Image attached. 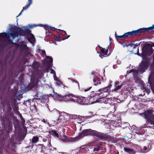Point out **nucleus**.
I'll list each match as a JSON object with an SVG mask.
<instances>
[{
  "instance_id": "57",
  "label": "nucleus",
  "mask_w": 154,
  "mask_h": 154,
  "mask_svg": "<svg viewBox=\"0 0 154 154\" xmlns=\"http://www.w3.org/2000/svg\"><path fill=\"white\" fill-rule=\"evenodd\" d=\"M55 150L56 151V148H51V150Z\"/></svg>"
},
{
  "instance_id": "31",
  "label": "nucleus",
  "mask_w": 154,
  "mask_h": 154,
  "mask_svg": "<svg viewBox=\"0 0 154 154\" xmlns=\"http://www.w3.org/2000/svg\"><path fill=\"white\" fill-rule=\"evenodd\" d=\"M116 38L118 40L119 39L124 40L125 38L124 34L122 35L119 36H116Z\"/></svg>"
},
{
  "instance_id": "20",
  "label": "nucleus",
  "mask_w": 154,
  "mask_h": 154,
  "mask_svg": "<svg viewBox=\"0 0 154 154\" xmlns=\"http://www.w3.org/2000/svg\"><path fill=\"white\" fill-rule=\"evenodd\" d=\"M96 94H97V93H94V91H92L91 94H90V100H92V99H93V98L94 97V99L95 98V100H94V101L92 102V103H96L97 102H95V101L97 99H96V97L98 96L97 95H96Z\"/></svg>"
},
{
  "instance_id": "40",
  "label": "nucleus",
  "mask_w": 154,
  "mask_h": 154,
  "mask_svg": "<svg viewBox=\"0 0 154 154\" xmlns=\"http://www.w3.org/2000/svg\"><path fill=\"white\" fill-rule=\"evenodd\" d=\"M152 59V62L150 65V68L151 69H153L154 68V55L153 56Z\"/></svg>"
},
{
  "instance_id": "24",
  "label": "nucleus",
  "mask_w": 154,
  "mask_h": 154,
  "mask_svg": "<svg viewBox=\"0 0 154 154\" xmlns=\"http://www.w3.org/2000/svg\"><path fill=\"white\" fill-rule=\"evenodd\" d=\"M8 45L5 43L0 44V52L3 51Z\"/></svg>"
},
{
  "instance_id": "26",
  "label": "nucleus",
  "mask_w": 154,
  "mask_h": 154,
  "mask_svg": "<svg viewBox=\"0 0 154 154\" xmlns=\"http://www.w3.org/2000/svg\"><path fill=\"white\" fill-rule=\"evenodd\" d=\"M50 133L51 135H54L55 137H59L58 134L55 131L51 130L50 131Z\"/></svg>"
},
{
  "instance_id": "59",
  "label": "nucleus",
  "mask_w": 154,
  "mask_h": 154,
  "mask_svg": "<svg viewBox=\"0 0 154 154\" xmlns=\"http://www.w3.org/2000/svg\"><path fill=\"white\" fill-rule=\"evenodd\" d=\"M23 47L24 48H26L27 47V45H23Z\"/></svg>"
},
{
  "instance_id": "17",
  "label": "nucleus",
  "mask_w": 154,
  "mask_h": 154,
  "mask_svg": "<svg viewBox=\"0 0 154 154\" xmlns=\"http://www.w3.org/2000/svg\"><path fill=\"white\" fill-rule=\"evenodd\" d=\"M48 97L47 96L44 95L42 96L40 98H38L37 99L41 101L42 103H45L48 101Z\"/></svg>"
},
{
  "instance_id": "30",
  "label": "nucleus",
  "mask_w": 154,
  "mask_h": 154,
  "mask_svg": "<svg viewBox=\"0 0 154 154\" xmlns=\"http://www.w3.org/2000/svg\"><path fill=\"white\" fill-rule=\"evenodd\" d=\"M29 34H30V35H32V36L31 37L28 38V40L30 42H31V41H34V40L35 39V38L34 36L31 33V32H30V33H29L28 34H25V35H29Z\"/></svg>"
},
{
  "instance_id": "15",
  "label": "nucleus",
  "mask_w": 154,
  "mask_h": 154,
  "mask_svg": "<svg viewBox=\"0 0 154 154\" xmlns=\"http://www.w3.org/2000/svg\"><path fill=\"white\" fill-rule=\"evenodd\" d=\"M8 124L6 127V129L9 131H12L13 128V125L11 122V119L8 118Z\"/></svg>"
},
{
  "instance_id": "7",
  "label": "nucleus",
  "mask_w": 154,
  "mask_h": 154,
  "mask_svg": "<svg viewBox=\"0 0 154 154\" xmlns=\"http://www.w3.org/2000/svg\"><path fill=\"white\" fill-rule=\"evenodd\" d=\"M2 105L3 111L5 112L8 113L11 112L12 108L11 106L10 102L9 101L6 100L3 103H2Z\"/></svg>"
},
{
  "instance_id": "33",
  "label": "nucleus",
  "mask_w": 154,
  "mask_h": 154,
  "mask_svg": "<svg viewBox=\"0 0 154 154\" xmlns=\"http://www.w3.org/2000/svg\"><path fill=\"white\" fill-rule=\"evenodd\" d=\"M17 138L20 141L21 140L23 139L22 135L20 134H19L17 135Z\"/></svg>"
},
{
  "instance_id": "55",
  "label": "nucleus",
  "mask_w": 154,
  "mask_h": 154,
  "mask_svg": "<svg viewBox=\"0 0 154 154\" xmlns=\"http://www.w3.org/2000/svg\"><path fill=\"white\" fill-rule=\"evenodd\" d=\"M70 36V35H69L67 37H63V38L61 39V40H64L65 39L68 38Z\"/></svg>"
},
{
  "instance_id": "6",
  "label": "nucleus",
  "mask_w": 154,
  "mask_h": 154,
  "mask_svg": "<svg viewBox=\"0 0 154 154\" xmlns=\"http://www.w3.org/2000/svg\"><path fill=\"white\" fill-rule=\"evenodd\" d=\"M142 61L139 64L138 70L141 74L143 73L147 69L150 64L148 60L146 59Z\"/></svg>"
},
{
  "instance_id": "60",
  "label": "nucleus",
  "mask_w": 154,
  "mask_h": 154,
  "mask_svg": "<svg viewBox=\"0 0 154 154\" xmlns=\"http://www.w3.org/2000/svg\"><path fill=\"white\" fill-rule=\"evenodd\" d=\"M21 119L22 121L24 123L25 122V121L24 119L23 118V119Z\"/></svg>"
},
{
  "instance_id": "45",
  "label": "nucleus",
  "mask_w": 154,
  "mask_h": 154,
  "mask_svg": "<svg viewBox=\"0 0 154 154\" xmlns=\"http://www.w3.org/2000/svg\"><path fill=\"white\" fill-rule=\"evenodd\" d=\"M149 31L154 29V24L152 26L148 27Z\"/></svg>"
},
{
  "instance_id": "5",
  "label": "nucleus",
  "mask_w": 154,
  "mask_h": 154,
  "mask_svg": "<svg viewBox=\"0 0 154 154\" xmlns=\"http://www.w3.org/2000/svg\"><path fill=\"white\" fill-rule=\"evenodd\" d=\"M98 92L99 93H97L96 94V95H97L99 97H101L100 99H97L95 101V102H100V103L103 102L105 103H108L109 100H110V99L106 97H107V94L105 93L104 91H99Z\"/></svg>"
},
{
  "instance_id": "29",
  "label": "nucleus",
  "mask_w": 154,
  "mask_h": 154,
  "mask_svg": "<svg viewBox=\"0 0 154 154\" xmlns=\"http://www.w3.org/2000/svg\"><path fill=\"white\" fill-rule=\"evenodd\" d=\"M78 97H77L72 94V96L71 98V101L77 102L78 100L77 99L78 98Z\"/></svg>"
},
{
  "instance_id": "13",
  "label": "nucleus",
  "mask_w": 154,
  "mask_h": 154,
  "mask_svg": "<svg viewBox=\"0 0 154 154\" xmlns=\"http://www.w3.org/2000/svg\"><path fill=\"white\" fill-rule=\"evenodd\" d=\"M119 82L118 81H116L115 82L114 85L115 88L112 90V92H116L117 91L121 88L122 85H119Z\"/></svg>"
},
{
  "instance_id": "32",
  "label": "nucleus",
  "mask_w": 154,
  "mask_h": 154,
  "mask_svg": "<svg viewBox=\"0 0 154 154\" xmlns=\"http://www.w3.org/2000/svg\"><path fill=\"white\" fill-rule=\"evenodd\" d=\"M11 105L13 107V109L14 110H18L17 108V106L16 104V102L15 101H14L13 103L11 104Z\"/></svg>"
},
{
  "instance_id": "64",
  "label": "nucleus",
  "mask_w": 154,
  "mask_h": 154,
  "mask_svg": "<svg viewBox=\"0 0 154 154\" xmlns=\"http://www.w3.org/2000/svg\"><path fill=\"white\" fill-rule=\"evenodd\" d=\"M112 83V81H110V84H111Z\"/></svg>"
},
{
  "instance_id": "50",
  "label": "nucleus",
  "mask_w": 154,
  "mask_h": 154,
  "mask_svg": "<svg viewBox=\"0 0 154 154\" xmlns=\"http://www.w3.org/2000/svg\"><path fill=\"white\" fill-rule=\"evenodd\" d=\"M92 88L91 87H89V88H86V89H85V90H84V91L85 92L86 91H87L91 89V88Z\"/></svg>"
},
{
  "instance_id": "12",
  "label": "nucleus",
  "mask_w": 154,
  "mask_h": 154,
  "mask_svg": "<svg viewBox=\"0 0 154 154\" xmlns=\"http://www.w3.org/2000/svg\"><path fill=\"white\" fill-rule=\"evenodd\" d=\"M101 80H103V77H98L96 76L94 77L93 81L95 83L94 85L96 86L99 84H101Z\"/></svg>"
},
{
  "instance_id": "46",
  "label": "nucleus",
  "mask_w": 154,
  "mask_h": 154,
  "mask_svg": "<svg viewBox=\"0 0 154 154\" xmlns=\"http://www.w3.org/2000/svg\"><path fill=\"white\" fill-rule=\"evenodd\" d=\"M50 29L53 31H55L56 30H60V29H55L54 27H50Z\"/></svg>"
},
{
  "instance_id": "49",
  "label": "nucleus",
  "mask_w": 154,
  "mask_h": 154,
  "mask_svg": "<svg viewBox=\"0 0 154 154\" xmlns=\"http://www.w3.org/2000/svg\"><path fill=\"white\" fill-rule=\"evenodd\" d=\"M103 54H101V53L99 54L100 57L102 58H103L104 57H105V55H103Z\"/></svg>"
},
{
  "instance_id": "19",
  "label": "nucleus",
  "mask_w": 154,
  "mask_h": 154,
  "mask_svg": "<svg viewBox=\"0 0 154 154\" xmlns=\"http://www.w3.org/2000/svg\"><path fill=\"white\" fill-rule=\"evenodd\" d=\"M30 84H32L35 87L38 84V82L37 79H35L34 77H31L30 79Z\"/></svg>"
},
{
  "instance_id": "11",
  "label": "nucleus",
  "mask_w": 154,
  "mask_h": 154,
  "mask_svg": "<svg viewBox=\"0 0 154 154\" xmlns=\"http://www.w3.org/2000/svg\"><path fill=\"white\" fill-rule=\"evenodd\" d=\"M148 31H149L148 27L140 28L137 30H134L136 35L139 33H145Z\"/></svg>"
},
{
  "instance_id": "43",
  "label": "nucleus",
  "mask_w": 154,
  "mask_h": 154,
  "mask_svg": "<svg viewBox=\"0 0 154 154\" xmlns=\"http://www.w3.org/2000/svg\"><path fill=\"white\" fill-rule=\"evenodd\" d=\"M27 103H28L29 104H30V100H26V101L24 100V102L23 103V104L26 106H27V105H26Z\"/></svg>"
},
{
  "instance_id": "8",
  "label": "nucleus",
  "mask_w": 154,
  "mask_h": 154,
  "mask_svg": "<svg viewBox=\"0 0 154 154\" xmlns=\"http://www.w3.org/2000/svg\"><path fill=\"white\" fill-rule=\"evenodd\" d=\"M47 60H44L42 63L44 65L46 66L47 67L49 68L50 66L51 63L53 62V59L52 57L49 56H47L46 57Z\"/></svg>"
},
{
  "instance_id": "21",
  "label": "nucleus",
  "mask_w": 154,
  "mask_h": 154,
  "mask_svg": "<svg viewBox=\"0 0 154 154\" xmlns=\"http://www.w3.org/2000/svg\"><path fill=\"white\" fill-rule=\"evenodd\" d=\"M124 35L125 38H126L132 35H136L135 34L134 30L133 31L131 32H127L124 33Z\"/></svg>"
},
{
  "instance_id": "53",
  "label": "nucleus",
  "mask_w": 154,
  "mask_h": 154,
  "mask_svg": "<svg viewBox=\"0 0 154 154\" xmlns=\"http://www.w3.org/2000/svg\"><path fill=\"white\" fill-rule=\"evenodd\" d=\"M98 46L99 47V48L100 49V51H103L104 50V48H103L102 47L100 46L99 45H98Z\"/></svg>"
},
{
  "instance_id": "22",
  "label": "nucleus",
  "mask_w": 154,
  "mask_h": 154,
  "mask_svg": "<svg viewBox=\"0 0 154 154\" xmlns=\"http://www.w3.org/2000/svg\"><path fill=\"white\" fill-rule=\"evenodd\" d=\"M79 138L78 136L76 137H66L65 138V141L66 142H73L76 141Z\"/></svg>"
},
{
  "instance_id": "56",
  "label": "nucleus",
  "mask_w": 154,
  "mask_h": 154,
  "mask_svg": "<svg viewBox=\"0 0 154 154\" xmlns=\"http://www.w3.org/2000/svg\"><path fill=\"white\" fill-rule=\"evenodd\" d=\"M91 75H93L94 77H94L95 76H96L95 75V74L94 73V72H91Z\"/></svg>"
},
{
  "instance_id": "25",
  "label": "nucleus",
  "mask_w": 154,
  "mask_h": 154,
  "mask_svg": "<svg viewBox=\"0 0 154 154\" xmlns=\"http://www.w3.org/2000/svg\"><path fill=\"white\" fill-rule=\"evenodd\" d=\"M87 149H88L87 146L84 145L77 149L78 150H79V151L80 150L82 152L83 151H87Z\"/></svg>"
},
{
  "instance_id": "9",
  "label": "nucleus",
  "mask_w": 154,
  "mask_h": 154,
  "mask_svg": "<svg viewBox=\"0 0 154 154\" xmlns=\"http://www.w3.org/2000/svg\"><path fill=\"white\" fill-rule=\"evenodd\" d=\"M77 100V102L81 105H85L88 104V100L87 98L84 97H79Z\"/></svg>"
},
{
  "instance_id": "23",
  "label": "nucleus",
  "mask_w": 154,
  "mask_h": 154,
  "mask_svg": "<svg viewBox=\"0 0 154 154\" xmlns=\"http://www.w3.org/2000/svg\"><path fill=\"white\" fill-rule=\"evenodd\" d=\"M102 91H104L105 93L108 94L109 92L110 91L109 90V88H108L107 87H106L105 88H101L99 90V91H102Z\"/></svg>"
},
{
  "instance_id": "10",
  "label": "nucleus",
  "mask_w": 154,
  "mask_h": 154,
  "mask_svg": "<svg viewBox=\"0 0 154 154\" xmlns=\"http://www.w3.org/2000/svg\"><path fill=\"white\" fill-rule=\"evenodd\" d=\"M57 96H58L56 95L57 97L58 98L59 97L60 98H61L62 100H65L71 101V98L72 96V94H66L64 96H62L58 94Z\"/></svg>"
},
{
  "instance_id": "28",
  "label": "nucleus",
  "mask_w": 154,
  "mask_h": 154,
  "mask_svg": "<svg viewBox=\"0 0 154 154\" xmlns=\"http://www.w3.org/2000/svg\"><path fill=\"white\" fill-rule=\"evenodd\" d=\"M8 114L6 116V120H7V121H8V118H9L8 117V116H10V117H11L12 118H14H14H15L14 115V114H13V113L11 112H8Z\"/></svg>"
},
{
  "instance_id": "58",
  "label": "nucleus",
  "mask_w": 154,
  "mask_h": 154,
  "mask_svg": "<svg viewBox=\"0 0 154 154\" xmlns=\"http://www.w3.org/2000/svg\"><path fill=\"white\" fill-rule=\"evenodd\" d=\"M148 82L149 83L150 85L152 86V83L150 81V80H149Z\"/></svg>"
},
{
  "instance_id": "16",
  "label": "nucleus",
  "mask_w": 154,
  "mask_h": 154,
  "mask_svg": "<svg viewBox=\"0 0 154 154\" xmlns=\"http://www.w3.org/2000/svg\"><path fill=\"white\" fill-rule=\"evenodd\" d=\"M32 0H28V3H27V4L23 7L22 10L21 11L19 14L17 16V17H19L24 10H26L29 8V6L32 4Z\"/></svg>"
},
{
  "instance_id": "39",
  "label": "nucleus",
  "mask_w": 154,
  "mask_h": 154,
  "mask_svg": "<svg viewBox=\"0 0 154 154\" xmlns=\"http://www.w3.org/2000/svg\"><path fill=\"white\" fill-rule=\"evenodd\" d=\"M7 33L6 32H2L0 33V38L5 37L7 35Z\"/></svg>"
},
{
  "instance_id": "54",
  "label": "nucleus",
  "mask_w": 154,
  "mask_h": 154,
  "mask_svg": "<svg viewBox=\"0 0 154 154\" xmlns=\"http://www.w3.org/2000/svg\"><path fill=\"white\" fill-rule=\"evenodd\" d=\"M112 85L111 84H110L108 86H107V87L108 88H109V90L110 91V88L112 87Z\"/></svg>"
},
{
  "instance_id": "35",
  "label": "nucleus",
  "mask_w": 154,
  "mask_h": 154,
  "mask_svg": "<svg viewBox=\"0 0 154 154\" xmlns=\"http://www.w3.org/2000/svg\"><path fill=\"white\" fill-rule=\"evenodd\" d=\"M61 31L62 32V34H61L60 32L58 33L59 34V35L58 36V37H59L60 38H62V37L63 36L62 35L63 34V35H67L66 32V31H64L63 30H61Z\"/></svg>"
},
{
  "instance_id": "36",
  "label": "nucleus",
  "mask_w": 154,
  "mask_h": 154,
  "mask_svg": "<svg viewBox=\"0 0 154 154\" xmlns=\"http://www.w3.org/2000/svg\"><path fill=\"white\" fill-rule=\"evenodd\" d=\"M34 86L30 83L29 84L27 87V89L29 91L31 90Z\"/></svg>"
},
{
  "instance_id": "42",
  "label": "nucleus",
  "mask_w": 154,
  "mask_h": 154,
  "mask_svg": "<svg viewBox=\"0 0 154 154\" xmlns=\"http://www.w3.org/2000/svg\"><path fill=\"white\" fill-rule=\"evenodd\" d=\"M140 43L133 44V45L131 46V47H133V48H135L136 47H137L140 45Z\"/></svg>"
},
{
  "instance_id": "14",
  "label": "nucleus",
  "mask_w": 154,
  "mask_h": 154,
  "mask_svg": "<svg viewBox=\"0 0 154 154\" xmlns=\"http://www.w3.org/2000/svg\"><path fill=\"white\" fill-rule=\"evenodd\" d=\"M124 152L128 154H135L136 152L135 150L133 149L124 147Z\"/></svg>"
},
{
  "instance_id": "2",
  "label": "nucleus",
  "mask_w": 154,
  "mask_h": 154,
  "mask_svg": "<svg viewBox=\"0 0 154 154\" xmlns=\"http://www.w3.org/2000/svg\"><path fill=\"white\" fill-rule=\"evenodd\" d=\"M25 30H23L20 28H18L17 31L12 30L10 33H7L6 36H5V40L7 41L5 42L8 46L9 45L14 44L13 42V40L15 37H18V35L24 36L26 34L30 33L31 30L25 28Z\"/></svg>"
},
{
  "instance_id": "61",
  "label": "nucleus",
  "mask_w": 154,
  "mask_h": 154,
  "mask_svg": "<svg viewBox=\"0 0 154 154\" xmlns=\"http://www.w3.org/2000/svg\"><path fill=\"white\" fill-rule=\"evenodd\" d=\"M25 136H26V135H25L24 134L22 135L23 139L25 137Z\"/></svg>"
},
{
  "instance_id": "3",
  "label": "nucleus",
  "mask_w": 154,
  "mask_h": 154,
  "mask_svg": "<svg viewBox=\"0 0 154 154\" xmlns=\"http://www.w3.org/2000/svg\"><path fill=\"white\" fill-rule=\"evenodd\" d=\"M153 51L152 46L150 44H148L144 46L142 48L141 54L142 58L144 60L147 59L146 56L152 55Z\"/></svg>"
},
{
  "instance_id": "34",
  "label": "nucleus",
  "mask_w": 154,
  "mask_h": 154,
  "mask_svg": "<svg viewBox=\"0 0 154 154\" xmlns=\"http://www.w3.org/2000/svg\"><path fill=\"white\" fill-rule=\"evenodd\" d=\"M109 48V46H108V47L106 48V51H105V50H106L105 48H104V50L103 51H100L101 52V54H104L105 55H106L107 53H108V49Z\"/></svg>"
},
{
  "instance_id": "1",
  "label": "nucleus",
  "mask_w": 154,
  "mask_h": 154,
  "mask_svg": "<svg viewBox=\"0 0 154 154\" xmlns=\"http://www.w3.org/2000/svg\"><path fill=\"white\" fill-rule=\"evenodd\" d=\"M88 135L96 137L99 139L102 140L109 139L111 136L106 134L98 132L96 131L93 130L91 129H88L83 130L79 134V138H81Z\"/></svg>"
},
{
  "instance_id": "52",
  "label": "nucleus",
  "mask_w": 154,
  "mask_h": 154,
  "mask_svg": "<svg viewBox=\"0 0 154 154\" xmlns=\"http://www.w3.org/2000/svg\"><path fill=\"white\" fill-rule=\"evenodd\" d=\"M131 42L130 43H128V46H131V45H133V42Z\"/></svg>"
},
{
  "instance_id": "48",
  "label": "nucleus",
  "mask_w": 154,
  "mask_h": 154,
  "mask_svg": "<svg viewBox=\"0 0 154 154\" xmlns=\"http://www.w3.org/2000/svg\"><path fill=\"white\" fill-rule=\"evenodd\" d=\"M42 121L43 122H44V123H45V124H49V123L48 122H47L45 119H42Z\"/></svg>"
},
{
  "instance_id": "38",
  "label": "nucleus",
  "mask_w": 154,
  "mask_h": 154,
  "mask_svg": "<svg viewBox=\"0 0 154 154\" xmlns=\"http://www.w3.org/2000/svg\"><path fill=\"white\" fill-rule=\"evenodd\" d=\"M102 142H99L97 144V145L98 146V148H99L100 150L102 148Z\"/></svg>"
},
{
  "instance_id": "47",
  "label": "nucleus",
  "mask_w": 154,
  "mask_h": 154,
  "mask_svg": "<svg viewBox=\"0 0 154 154\" xmlns=\"http://www.w3.org/2000/svg\"><path fill=\"white\" fill-rule=\"evenodd\" d=\"M41 54L43 56L44 55H45L46 54V53H45V51L44 50H42L41 53Z\"/></svg>"
},
{
  "instance_id": "18",
  "label": "nucleus",
  "mask_w": 154,
  "mask_h": 154,
  "mask_svg": "<svg viewBox=\"0 0 154 154\" xmlns=\"http://www.w3.org/2000/svg\"><path fill=\"white\" fill-rule=\"evenodd\" d=\"M14 126L15 129L17 130L19 129L20 128V126L19 125V123L18 120L17 118H14L13 122Z\"/></svg>"
},
{
  "instance_id": "62",
  "label": "nucleus",
  "mask_w": 154,
  "mask_h": 154,
  "mask_svg": "<svg viewBox=\"0 0 154 154\" xmlns=\"http://www.w3.org/2000/svg\"><path fill=\"white\" fill-rule=\"evenodd\" d=\"M115 37H116V36H119V35H117V34H116V32L115 33Z\"/></svg>"
},
{
  "instance_id": "51",
  "label": "nucleus",
  "mask_w": 154,
  "mask_h": 154,
  "mask_svg": "<svg viewBox=\"0 0 154 154\" xmlns=\"http://www.w3.org/2000/svg\"><path fill=\"white\" fill-rule=\"evenodd\" d=\"M38 146H40V147L42 148L44 146L43 144H38Z\"/></svg>"
},
{
  "instance_id": "4",
  "label": "nucleus",
  "mask_w": 154,
  "mask_h": 154,
  "mask_svg": "<svg viewBox=\"0 0 154 154\" xmlns=\"http://www.w3.org/2000/svg\"><path fill=\"white\" fill-rule=\"evenodd\" d=\"M144 118L146 119L147 125L150 124L154 126V115L150 110H147L144 113Z\"/></svg>"
},
{
  "instance_id": "63",
  "label": "nucleus",
  "mask_w": 154,
  "mask_h": 154,
  "mask_svg": "<svg viewBox=\"0 0 154 154\" xmlns=\"http://www.w3.org/2000/svg\"><path fill=\"white\" fill-rule=\"evenodd\" d=\"M152 45H151L152 46V47H154V43H153L152 44Z\"/></svg>"
},
{
  "instance_id": "44",
  "label": "nucleus",
  "mask_w": 154,
  "mask_h": 154,
  "mask_svg": "<svg viewBox=\"0 0 154 154\" xmlns=\"http://www.w3.org/2000/svg\"><path fill=\"white\" fill-rule=\"evenodd\" d=\"M99 150H100V149L99 148H98V146L96 145V146H95L94 149V151H99Z\"/></svg>"
},
{
  "instance_id": "41",
  "label": "nucleus",
  "mask_w": 154,
  "mask_h": 154,
  "mask_svg": "<svg viewBox=\"0 0 154 154\" xmlns=\"http://www.w3.org/2000/svg\"><path fill=\"white\" fill-rule=\"evenodd\" d=\"M70 79L73 82H75V83H76L77 85L79 87V82L77 81H76L75 80H74L73 79Z\"/></svg>"
},
{
  "instance_id": "37",
  "label": "nucleus",
  "mask_w": 154,
  "mask_h": 154,
  "mask_svg": "<svg viewBox=\"0 0 154 154\" xmlns=\"http://www.w3.org/2000/svg\"><path fill=\"white\" fill-rule=\"evenodd\" d=\"M33 66L36 68H38L40 66V64L38 62H35L33 64Z\"/></svg>"
},
{
  "instance_id": "27",
  "label": "nucleus",
  "mask_w": 154,
  "mask_h": 154,
  "mask_svg": "<svg viewBox=\"0 0 154 154\" xmlns=\"http://www.w3.org/2000/svg\"><path fill=\"white\" fill-rule=\"evenodd\" d=\"M39 141L38 137L37 136H34L32 140V143H34L38 142Z\"/></svg>"
}]
</instances>
